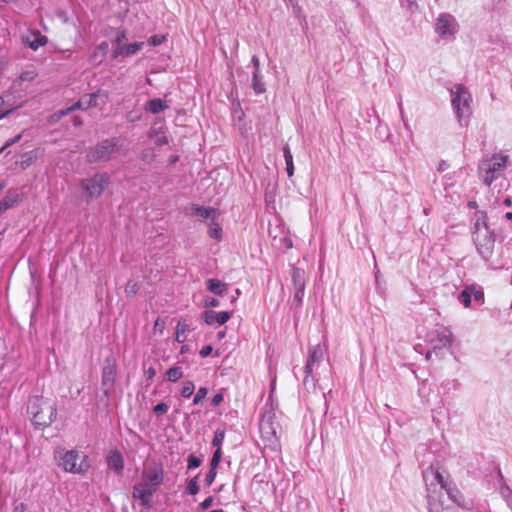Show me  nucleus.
<instances>
[{"label": "nucleus", "instance_id": "24", "mask_svg": "<svg viewBox=\"0 0 512 512\" xmlns=\"http://www.w3.org/2000/svg\"><path fill=\"white\" fill-rule=\"evenodd\" d=\"M191 330L190 325L185 320H180L176 326L175 341L184 343L186 341V334Z\"/></svg>", "mask_w": 512, "mask_h": 512}, {"label": "nucleus", "instance_id": "6", "mask_svg": "<svg viewBox=\"0 0 512 512\" xmlns=\"http://www.w3.org/2000/svg\"><path fill=\"white\" fill-rule=\"evenodd\" d=\"M58 465L65 472L83 474L90 468V461L86 454L72 449L60 453Z\"/></svg>", "mask_w": 512, "mask_h": 512}, {"label": "nucleus", "instance_id": "3", "mask_svg": "<svg viewBox=\"0 0 512 512\" xmlns=\"http://www.w3.org/2000/svg\"><path fill=\"white\" fill-rule=\"evenodd\" d=\"M27 412L36 428L51 425L57 416L56 403L43 396H33L28 401Z\"/></svg>", "mask_w": 512, "mask_h": 512}, {"label": "nucleus", "instance_id": "57", "mask_svg": "<svg viewBox=\"0 0 512 512\" xmlns=\"http://www.w3.org/2000/svg\"><path fill=\"white\" fill-rule=\"evenodd\" d=\"M20 78L23 81H30L34 78V75H33V72L27 71V72L22 73Z\"/></svg>", "mask_w": 512, "mask_h": 512}, {"label": "nucleus", "instance_id": "32", "mask_svg": "<svg viewBox=\"0 0 512 512\" xmlns=\"http://www.w3.org/2000/svg\"><path fill=\"white\" fill-rule=\"evenodd\" d=\"M198 477H199V474H197L195 477L191 478L188 481L187 486H186V492L189 495L195 496L199 492L200 487L198 485Z\"/></svg>", "mask_w": 512, "mask_h": 512}, {"label": "nucleus", "instance_id": "4", "mask_svg": "<svg viewBox=\"0 0 512 512\" xmlns=\"http://www.w3.org/2000/svg\"><path fill=\"white\" fill-rule=\"evenodd\" d=\"M451 106L461 127L467 126L472 115V95L462 84H455L450 89Z\"/></svg>", "mask_w": 512, "mask_h": 512}, {"label": "nucleus", "instance_id": "26", "mask_svg": "<svg viewBox=\"0 0 512 512\" xmlns=\"http://www.w3.org/2000/svg\"><path fill=\"white\" fill-rule=\"evenodd\" d=\"M285 163H286V171L289 177H292L294 174V164H293V156L290 151L288 145H285L283 148Z\"/></svg>", "mask_w": 512, "mask_h": 512}, {"label": "nucleus", "instance_id": "60", "mask_svg": "<svg viewBox=\"0 0 512 512\" xmlns=\"http://www.w3.org/2000/svg\"><path fill=\"white\" fill-rule=\"evenodd\" d=\"M73 124H74L75 126H80V125H82V120L80 119V117H78V116H74V117H73Z\"/></svg>", "mask_w": 512, "mask_h": 512}, {"label": "nucleus", "instance_id": "48", "mask_svg": "<svg viewBox=\"0 0 512 512\" xmlns=\"http://www.w3.org/2000/svg\"><path fill=\"white\" fill-rule=\"evenodd\" d=\"M21 138H22V135H21V134H18V135H16V136H15V137H13V138L8 139L2 147L4 148V150H6V149H7V148H9L10 146H12V145H14L15 143L19 142Z\"/></svg>", "mask_w": 512, "mask_h": 512}, {"label": "nucleus", "instance_id": "41", "mask_svg": "<svg viewBox=\"0 0 512 512\" xmlns=\"http://www.w3.org/2000/svg\"><path fill=\"white\" fill-rule=\"evenodd\" d=\"M100 96H101V92L100 91L93 92V93L89 94V100H88V102L86 104V108L99 106L98 98Z\"/></svg>", "mask_w": 512, "mask_h": 512}, {"label": "nucleus", "instance_id": "11", "mask_svg": "<svg viewBox=\"0 0 512 512\" xmlns=\"http://www.w3.org/2000/svg\"><path fill=\"white\" fill-rule=\"evenodd\" d=\"M117 375L116 361L111 356L106 358L102 369V386L105 388L104 393L108 395L113 389Z\"/></svg>", "mask_w": 512, "mask_h": 512}, {"label": "nucleus", "instance_id": "25", "mask_svg": "<svg viewBox=\"0 0 512 512\" xmlns=\"http://www.w3.org/2000/svg\"><path fill=\"white\" fill-rule=\"evenodd\" d=\"M252 88L256 94L265 92V84L262 80L260 71H253L252 73Z\"/></svg>", "mask_w": 512, "mask_h": 512}, {"label": "nucleus", "instance_id": "23", "mask_svg": "<svg viewBox=\"0 0 512 512\" xmlns=\"http://www.w3.org/2000/svg\"><path fill=\"white\" fill-rule=\"evenodd\" d=\"M47 40L46 36L42 35L39 31H35L32 33V39L27 37L26 42L32 50L36 51L41 46H44L47 43Z\"/></svg>", "mask_w": 512, "mask_h": 512}, {"label": "nucleus", "instance_id": "2", "mask_svg": "<svg viewBox=\"0 0 512 512\" xmlns=\"http://www.w3.org/2000/svg\"><path fill=\"white\" fill-rule=\"evenodd\" d=\"M164 468L162 463L155 462L142 472L141 481L133 486L132 496L139 500L145 508L152 506L153 495L164 482Z\"/></svg>", "mask_w": 512, "mask_h": 512}, {"label": "nucleus", "instance_id": "17", "mask_svg": "<svg viewBox=\"0 0 512 512\" xmlns=\"http://www.w3.org/2000/svg\"><path fill=\"white\" fill-rule=\"evenodd\" d=\"M231 316L232 312L229 311L216 312L213 310H206L203 313V319L208 325H211L214 322H217L219 325H223L231 318Z\"/></svg>", "mask_w": 512, "mask_h": 512}, {"label": "nucleus", "instance_id": "30", "mask_svg": "<svg viewBox=\"0 0 512 512\" xmlns=\"http://www.w3.org/2000/svg\"><path fill=\"white\" fill-rule=\"evenodd\" d=\"M208 234L211 238L220 240L222 237V228L221 226L212 219L211 223L209 224V230Z\"/></svg>", "mask_w": 512, "mask_h": 512}, {"label": "nucleus", "instance_id": "50", "mask_svg": "<svg viewBox=\"0 0 512 512\" xmlns=\"http://www.w3.org/2000/svg\"><path fill=\"white\" fill-rule=\"evenodd\" d=\"M224 399V396L222 393L215 394L211 399V405L212 406H219Z\"/></svg>", "mask_w": 512, "mask_h": 512}, {"label": "nucleus", "instance_id": "21", "mask_svg": "<svg viewBox=\"0 0 512 512\" xmlns=\"http://www.w3.org/2000/svg\"><path fill=\"white\" fill-rule=\"evenodd\" d=\"M168 107L169 106L165 100L161 98H154L146 103L145 110L152 114H157L166 110Z\"/></svg>", "mask_w": 512, "mask_h": 512}, {"label": "nucleus", "instance_id": "38", "mask_svg": "<svg viewBox=\"0 0 512 512\" xmlns=\"http://www.w3.org/2000/svg\"><path fill=\"white\" fill-rule=\"evenodd\" d=\"M138 292V284L133 280H129L125 286V293L127 296L132 297Z\"/></svg>", "mask_w": 512, "mask_h": 512}, {"label": "nucleus", "instance_id": "13", "mask_svg": "<svg viewBox=\"0 0 512 512\" xmlns=\"http://www.w3.org/2000/svg\"><path fill=\"white\" fill-rule=\"evenodd\" d=\"M433 350H441L452 345V332L447 327H439L431 335Z\"/></svg>", "mask_w": 512, "mask_h": 512}, {"label": "nucleus", "instance_id": "53", "mask_svg": "<svg viewBox=\"0 0 512 512\" xmlns=\"http://www.w3.org/2000/svg\"><path fill=\"white\" fill-rule=\"evenodd\" d=\"M219 305V301L215 298L210 297L205 300V307H218Z\"/></svg>", "mask_w": 512, "mask_h": 512}, {"label": "nucleus", "instance_id": "33", "mask_svg": "<svg viewBox=\"0 0 512 512\" xmlns=\"http://www.w3.org/2000/svg\"><path fill=\"white\" fill-rule=\"evenodd\" d=\"M225 439V431L222 429H217L214 433V437L212 440V446L216 447V449H221V445Z\"/></svg>", "mask_w": 512, "mask_h": 512}, {"label": "nucleus", "instance_id": "49", "mask_svg": "<svg viewBox=\"0 0 512 512\" xmlns=\"http://www.w3.org/2000/svg\"><path fill=\"white\" fill-rule=\"evenodd\" d=\"M472 297L477 302H483L484 301V293H483V291L477 290L474 286H473Z\"/></svg>", "mask_w": 512, "mask_h": 512}, {"label": "nucleus", "instance_id": "27", "mask_svg": "<svg viewBox=\"0 0 512 512\" xmlns=\"http://www.w3.org/2000/svg\"><path fill=\"white\" fill-rule=\"evenodd\" d=\"M473 286H467L464 290H462L458 295V301L462 303L465 307H469L471 305Z\"/></svg>", "mask_w": 512, "mask_h": 512}, {"label": "nucleus", "instance_id": "58", "mask_svg": "<svg viewBox=\"0 0 512 512\" xmlns=\"http://www.w3.org/2000/svg\"><path fill=\"white\" fill-rule=\"evenodd\" d=\"M456 385H457V383H456L455 380H447V381L442 383V387H444V386H452L453 389L456 388Z\"/></svg>", "mask_w": 512, "mask_h": 512}, {"label": "nucleus", "instance_id": "45", "mask_svg": "<svg viewBox=\"0 0 512 512\" xmlns=\"http://www.w3.org/2000/svg\"><path fill=\"white\" fill-rule=\"evenodd\" d=\"M154 157H155V154L151 149H145L141 153V159L147 163L152 162Z\"/></svg>", "mask_w": 512, "mask_h": 512}, {"label": "nucleus", "instance_id": "15", "mask_svg": "<svg viewBox=\"0 0 512 512\" xmlns=\"http://www.w3.org/2000/svg\"><path fill=\"white\" fill-rule=\"evenodd\" d=\"M259 427L263 440L268 442L271 446L276 445L278 438L272 423L268 419L263 418L260 421Z\"/></svg>", "mask_w": 512, "mask_h": 512}, {"label": "nucleus", "instance_id": "62", "mask_svg": "<svg viewBox=\"0 0 512 512\" xmlns=\"http://www.w3.org/2000/svg\"><path fill=\"white\" fill-rule=\"evenodd\" d=\"M187 351H188V346H187V345H183V346L181 347V349H180V353H181V354H184V353H186Z\"/></svg>", "mask_w": 512, "mask_h": 512}, {"label": "nucleus", "instance_id": "44", "mask_svg": "<svg viewBox=\"0 0 512 512\" xmlns=\"http://www.w3.org/2000/svg\"><path fill=\"white\" fill-rule=\"evenodd\" d=\"M127 39V33L125 30H118L117 35L114 39L116 47L122 46V42Z\"/></svg>", "mask_w": 512, "mask_h": 512}, {"label": "nucleus", "instance_id": "59", "mask_svg": "<svg viewBox=\"0 0 512 512\" xmlns=\"http://www.w3.org/2000/svg\"><path fill=\"white\" fill-rule=\"evenodd\" d=\"M503 205L506 206V207H510L512 205V198L511 197H506L503 200Z\"/></svg>", "mask_w": 512, "mask_h": 512}, {"label": "nucleus", "instance_id": "56", "mask_svg": "<svg viewBox=\"0 0 512 512\" xmlns=\"http://www.w3.org/2000/svg\"><path fill=\"white\" fill-rule=\"evenodd\" d=\"M251 63L254 66V71H260V60L256 55L252 56Z\"/></svg>", "mask_w": 512, "mask_h": 512}, {"label": "nucleus", "instance_id": "1", "mask_svg": "<svg viewBox=\"0 0 512 512\" xmlns=\"http://www.w3.org/2000/svg\"><path fill=\"white\" fill-rule=\"evenodd\" d=\"M423 481L428 512H456L454 505H460L463 497L438 465L431 464L423 471Z\"/></svg>", "mask_w": 512, "mask_h": 512}, {"label": "nucleus", "instance_id": "5", "mask_svg": "<svg viewBox=\"0 0 512 512\" xmlns=\"http://www.w3.org/2000/svg\"><path fill=\"white\" fill-rule=\"evenodd\" d=\"M510 162L509 156L502 152L494 153L491 157L482 160L478 166L480 179L486 186L503 176Z\"/></svg>", "mask_w": 512, "mask_h": 512}, {"label": "nucleus", "instance_id": "64", "mask_svg": "<svg viewBox=\"0 0 512 512\" xmlns=\"http://www.w3.org/2000/svg\"><path fill=\"white\" fill-rule=\"evenodd\" d=\"M505 218H506L507 220H512V212H507V213L505 214Z\"/></svg>", "mask_w": 512, "mask_h": 512}, {"label": "nucleus", "instance_id": "39", "mask_svg": "<svg viewBox=\"0 0 512 512\" xmlns=\"http://www.w3.org/2000/svg\"><path fill=\"white\" fill-rule=\"evenodd\" d=\"M221 457H222V450L221 449H216L212 455V458H211V461H210V468L212 469H216L217 470V467L221 461Z\"/></svg>", "mask_w": 512, "mask_h": 512}, {"label": "nucleus", "instance_id": "36", "mask_svg": "<svg viewBox=\"0 0 512 512\" xmlns=\"http://www.w3.org/2000/svg\"><path fill=\"white\" fill-rule=\"evenodd\" d=\"M77 109H86V106H84L82 100L77 101L76 103H74L73 105H71L70 107H68L66 109L60 110L59 117L65 116V115L69 114L70 112L75 111Z\"/></svg>", "mask_w": 512, "mask_h": 512}, {"label": "nucleus", "instance_id": "63", "mask_svg": "<svg viewBox=\"0 0 512 512\" xmlns=\"http://www.w3.org/2000/svg\"><path fill=\"white\" fill-rule=\"evenodd\" d=\"M285 245H286V248H288V249H289V248H291V247H292V242H291V240H289V239H285Z\"/></svg>", "mask_w": 512, "mask_h": 512}, {"label": "nucleus", "instance_id": "52", "mask_svg": "<svg viewBox=\"0 0 512 512\" xmlns=\"http://www.w3.org/2000/svg\"><path fill=\"white\" fill-rule=\"evenodd\" d=\"M212 351H213L212 346H211V345H206V346H204V347L200 350L199 354H200V356H201L202 358H206V357H208V356L212 353Z\"/></svg>", "mask_w": 512, "mask_h": 512}, {"label": "nucleus", "instance_id": "22", "mask_svg": "<svg viewBox=\"0 0 512 512\" xmlns=\"http://www.w3.org/2000/svg\"><path fill=\"white\" fill-rule=\"evenodd\" d=\"M206 287L210 292L218 296H223L227 291V284L214 278L206 281Z\"/></svg>", "mask_w": 512, "mask_h": 512}, {"label": "nucleus", "instance_id": "12", "mask_svg": "<svg viewBox=\"0 0 512 512\" xmlns=\"http://www.w3.org/2000/svg\"><path fill=\"white\" fill-rule=\"evenodd\" d=\"M325 349L320 345H315L309 348L308 358L305 365V380L312 376L315 367H318L320 362L324 359Z\"/></svg>", "mask_w": 512, "mask_h": 512}, {"label": "nucleus", "instance_id": "18", "mask_svg": "<svg viewBox=\"0 0 512 512\" xmlns=\"http://www.w3.org/2000/svg\"><path fill=\"white\" fill-rule=\"evenodd\" d=\"M107 466L117 474L122 473L124 468V458L120 451L111 450L107 455Z\"/></svg>", "mask_w": 512, "mask_h": 512}, {"label": "nucleus", "instance_id": "35", "mask_svg": "<svg viewBox=\"0 0 512 512\" xmlns=\"http://www.w3.org/2000/svg\"><path fill=\"white\" fill-rule=\"evenodd\" d=\"M202 463V459L194 454H190L187 458V469L192 470L198 468Z\"/></svg>", "mask_w": 512, "mask_h": 512}, {"label": "nucleus", "instance_id": "47", "mask_svg": "<svg viewBox=\"0 0 512 512\" xmlns=\"http://www.w3.org/2000/svg\"><path fill=\"white\" fill-rule=\"evenodd\" d=\"M213 501H214V497L213 496H209L207 497L206 499H204L200 504H199V508L200 510L202 511H205L207 510L208 508H210L213 504Z\"/></svg>", "mask_w": 512, "mask_h": 512}, {"label": "nucleus", "instance_id": "61", "mask_svg": "<svg viewBox=\"0 0 512 512\" xmlns=\"http://www.w3.org/2000/svg\"><path fill=\"white\" fill-rule=\"evenodd\" d=\"M178 160H179V156H177V155H172V156L170 157L169 162H170V164H175Z\"/></svg>", "mask_w": 512, "mask_h": 512}, {"label": "nucleus", "instance_id": "34", "mask_svg": "<svg viewBox=\"0 0 512 512\" xmlns=\"http://www.w3.org/2000/svg\"><path fill=\"white\" fill-rule=\"evenodd\" d=\"M195 390V385L192 381H185L181 389V396L183 398H190Z\"/></svg>", "mask_w": 512, "mask_h": 512}, {"label": "nucleus", "instance_id": "37", "mask_svg": "<svg viewBox=\"0 0 512 512\" xmlns=\"http://www.w3.org/2000/svg\"><path fill=\"white\" fill-rule=\"evenodd\" d=\"M500 492L508 507L512 510V490L508 486H503L501 487Z\"/></svg>", "mask_w": 512, "mask_h": 512}, {"label": "nucleus", "instance_id": "29", "mask_svg": "<svg viewBox=\"0 0 512 512\" xmlns=\"http://www.w3.org/2000/svg\"><path fill=\"white\" fill-rule=\"evenodd\" d=\"M166 376L168 381L177 382L183 376L182 368L178 366L171 367L167 370Z\"/></svg>", "mask_w": 512, "mask_h": 512}, {"label": "nucleus", "instance_id": "43", "mask_svg": "<svg viewBox=\"0 0 512 512\" xmlns=\"http://www.w3.org/2000/svg\"><path fill=\"white\" fill-rule=\"evenodd\" d=\"M168 409H169V406L166 403L160 402L154 406L153 412L156 415H163L168 411Z\"/></svg>", "mask_w": 512, "mask_h": 512}, {"label": "nucleus", "instance_id": "28", "mask_svg": "<svg viewBox=\"0 0 512 512\" xmlns=\"http://www.w3.org/2000/svg\"><path fill=\"white\" fill-rule=\"evenodd\" d=\"M215 213L216 210L211 207L197 206L194 208V214L202 219H214L213 216L215 215Z\"/></svg>", "mask_w": 512, "mask_h": 512}, {"label": "nucleus", "instance_id": "16", "mask_svg": "<svg viewBox=\"0 0 512 512\" xmlns=\"http://www.w3.org/2000/svg\"><path fill=\"white\" fill-rule=\"evenodd\" d=\"M144 46V42H134L127 45L116 47L113 50L112 57L117 59L118 57H130L139 52Z\"/></svg>", "mask_w": 512, "mask_h": 512}, {"label": "nucleus", "instance_id": "55", "mask_svg": "<svg viewBox=\"0 0 512 512\" xmlns=\"http://www.w3.org/2000/svg\"><path fill=\"white\" fill-rule=\"evenodd\" d=\"M161 42H162L161 38L156 35L150 37V39H149V44L151 46H158L161 44Z\"/></svg>", "mask_w": 512, "mask_h": 512}, {"label": "nucleus", "instance_id": "20", "mask_svg": "<svg viewBox=\"0 0 512 512\" xmlns=\"http://www.w3.org/2000/svg\"><path fill=\"white\" fill-rule=\"evenodd\" d=\"M481 229H489L487 213L485 211H476L472 218V235L478 233Z\"/></svg>", "mask_w": 512, "mask_h": 512}, {"label": "nucleus", "instance_id": "51", "mask_svg": "<svg viewBox=\"0 0 512 512\" xmlns=\"http://www.w3.org/2000/svg\"><path fill=\"white\" fill-rule=\"evenodd\" d=\"M402 5L411 11H414V9L417 8L415 0H402Z\"/></svg>", "mask_w": 512, "mask_h": 512}, {"label": "nucleus", "instance_id": "9", "mask_svg": "<svg viewBox=\"0 0 512 512\" xmlns=\"http://www.w3.org/2000/svg\"><path fill=\"white\" fill-rule=\"evenodd\" d=\"M472 238L480 256L485 260H489L494 250V233L490 228L487 230L481 229L478 233L473 234Z\"/></svg>", "mask_w": 512, "mask_h": 512}, {"label": "nucleus", "instance_id": "8", "mask_svg": "<svg viewBox=\"0 0 512 512\" xmlns=\"http://www.w3.org/2000/svg\"><path fill=\"white\" fill-rule=\"evenodd\" d=\"M109 184L110 176L106 172H97L93 176L83 179L81 187L85 200L89 202L91 199L100 197Z\"/></svg>", "mask_w": 512, "mask_h": 512}, {"label": "nucleus", "instance_id": "10", "mask_svg": "<svg viewBox=\"0 0 512 512\" xmlns=\"http://www.w3.org/2000/svg\"><path fill=\"white\" fill-rule=\"evenodd\" d=\"M459 25L456 18L449 13H441L436 19L435 32L441 38H452L458 32Z\"/></svg>", "mask_w": 512, "mask_h": 512}, {"label": "nucleus", "instance_id": "46", "mask_svg": "<svg viewBox=\"0 0 512 512\" xmlns=\"http://www.w3.org/2000/svg\"><path fill=\"white\" fill-rule=\"evenodd\" d=\"M14 200L9 197H5L0 201V210L5 211L13 206Z\"/></svg>", "mask_w": 512, "mask_h": 512}, {"label": "nucleus", "instance_id": "19", "mask_svg": "<svg viewBox=\"0 0 512 512\" xmlns=\"http://www.w3.org/2000/svg\"><path fill=\"white\" fill-rule=\"evenodd\" d=\"M108 51H109L108 42L107 41L101 42L99 45L96 46L94 51L91 53V55L89 57L90 63H92L94 66L100 65L104 61Z\"/></svg>", "mask_w": 512, "mask_h": 512}, {"label": "nucleus", "instance_id": "7", "mask_svg": "<svg viewBox=\"0 0 512 512\" xmlns=\"http://www.w3.org/2000/svg\"><path fill=\"white\" fill-rule=\"evenodd\" d=\"M119 151V138L111 137L97 143L86 155L87 163L108 162Z\"/></svg>", "mask_w": 512, "mask_h": 512}, {"label": "nucleus", "instance_id": "14", "mask_svg": "<svg viewBox=\"0 0 512 512\" xmlns=\"http://www.w3.org/2000/svg\"><path fill=\"white\" fill-rule=\"evenodd\" d=\"M304 270L300 268H293L292 271V281L294 285V296L293 301L300 305L302 303L305 291V279H304Z\"/></svg>", "mask_w": 512, "mask_h": 512}, {"label": "nucleus", "instance_id": "40", "mask_svg": "<svg viewBox=\"0 0 512 512\" xmlns=\"http://www.w3.org/2000/svg\"><path fill=\"white\" fill-rule=\"evenodd\" d=\"M207 393L208 389L206 387H200L194 396L193 404H199L207 396Z\"/></svg>", "mask_w": 512, "mask_h": 512}, {"label": "nucleus", "instance_id": "31", "mask_svg": "<svg viewBox=\"0 0 512 512\" xmlns=\"http://www.w3.org/2000/svg\"><path fill=\"white\" fill-rule=\"evenodd\" d=\"M149 138H155V144L157 146H164L168 144V138L165 135H159L158 129H151L148 133Z\"/></svg>", "mask_w": 512, "mask_h": 512}, {"label": "nucleus", "instance_id": "42", "mask_svg": "<svg viewBox=\"0 0 512 512\" xmlns=\"http://www.w3.org/2000/svg\"><path fill=\"white\" fill-rule=\"evenodd\" d=\"M216 475H217V470L210 468L204 478L205 486H207V487L211 486L216 478Z\"/></svg>", "mask_w": 512, "mask_h": 512}, {"label": "nucleus", "instance_id": "54", "mask_svg": "<svg viewBox=\"0 0 512 512\" xmlns=\"http://www.w3.org/2000/svg\"><path fill=\"white\" fill-rule=\"evenodd\" d=\"M145 374H146L147 380H152L154 378V376L156 375V369L151 366L145 371Z\"/></svg>", "mask_w": 512, "mask_h": 512}]
</instances>
